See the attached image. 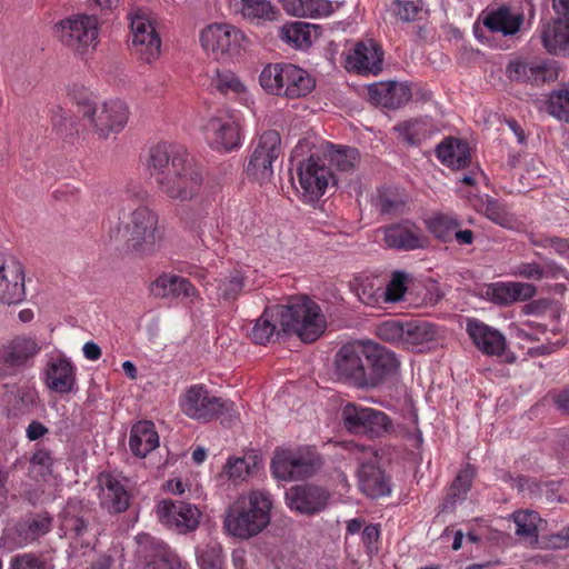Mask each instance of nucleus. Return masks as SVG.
<instances>
[{"label":"nucleus","mask_w":569,"mask_h":569,"mask_svg":"<svg viewBox=\"0 0 569 569\" xmlns=\"http://www.w3.org/2000/svg\"><path fill=\"white\" fill-rule=\"evenodd\" d=\"M271 508L268 492L254 490L242 495L227 510L224 528L240 539L254 537L269 525Z\"/></svg>","instance_id":"3"},{"label":"nucleus","mask_w":569,"mask_h":569,"mask_svg":"<svg viewBox=\"0 0 569 569\" xmlns=\"http://www.w3.org/2000/svg\"><path fill=\"white\" fill-rule=\"evenodd\" d=\"M52 458L47 450H38L30 459L29 472L33 478H44L50 475Z\"/></svg>","instance_id":"55"},{"label":"nucleus","mask_w":569,"mask_h":569,"mask_svg":"<svg viewBox=\"0 0 569 569\" xmlns=\"http://www.w3.org/2000/svg\"><path fill=\"white\" fill-rule=\"evenodd\" d=\"M224 472L233 481L243 480L249 475V463L243 458L229 459Z\"/></svg>","instance_id":"60"},{"label":"nucleus","mask_w":569,"mask_h":569,"mask_svg":"<svg viewBox=\"0 0 569 569\" xmlns=\"http://www.w3.org/2000/svg\"><path fill=\"white\" fill-rule=\"evenodd\" d=\"M535 246L551 247L559 253H566L569 251V241L558 237H547L540 240H532Z\"/></svg>","instance_id":"62"},{"label":"nucleus","mask_w":569,"mask_h":569,"mask_svg":"<svg viewBox=\"0 0 569 569\" xmlns=\"http://www.w3.org/2000/svg\"><path fill=\"white\" fill-rule=\"evenodd\" d=\"M156 512L163 526L178 533L194 531L200 523L198 507L181 500L163 499L157 505Z\"/></svg>","instance_id":"15"},{"label":"nucleus","mask_w":569,"mask_h":569,"mask_svg":"<svg viewBox=\"0 0 569 569\" xmlns=\"http://www.w3.org/2000/svg\"><path fill=\"white\" fill-rule=\"evenodd\" d=\"M41 350L34 337L17 336L0 348V376L14 375Z\"/></svg>","instance_id":"16"},{"label":"nucleus","mask_w":569,"mask_h":569,"mask_svg":"<svg viewBox=\"0 0 569 569\" xmlns=\"http://www.w3.org/2000/svg\"><path fill=\"white\" fill-rule=\"evenodd\" d=\"M513 292H515V301H525L532 298L537 288L531 283L526 282H512Z\"/></svg>","instance_id":"64"},{"label":"nucleus","mask_w":569,"mask_h":569,"mask_svg":"<svg viewBox=\"0 0 569 569\" xmlns=\"http://www.w3.org/2000/svg\"><path fill=\"white\" fill-rule=\"evenodd\" d=\"M321 465L320 456L310 447L281 449L272 458L271 470L277 479L292 481L311 477Z\"/></svg>","instance_id":"7"},{"label":"nucleus","mask_w":569,"mask_h":569,"mask_svg":"<svg viewBox=\"0 0 569 569\" xmlns=\"http://www.w3.org/2000/svg\"><path fill=\"white\" fill-rule=\"evenodd\" d=\"M325 156L329 163L340 172H351L359 162V151L347 146H335L327 143Z\"/></svg>","instance_id":"38"},{"label":"nucleus","mask_w":569,"mask_h":569,"mask_svg":"<svg viewBox=\"0 0 569 569\" xmlns=\"http://www.w3.org/2000/svg\"><path fill=\"white\" fill-rule=\"evenodd\" d=\"M515 274L529 280H541L546 277L547 270L536 262H522L517 266Z\"/></svg>","instance_id":"61"},{"label":"nucleus","mask_w":569,"mask_h":569,"mask_svg":"<svg viewBox=\"0 0 569 569\" xmlns=\"http://www.w3.org/2000/svg\"><path fill=\"white\" fill-rule=\"evenodd\" d=\"M506 74L511 81L542 84L558 78L556 66L543 59H517L508 63Z\"/></svg>","instance_id":"18"},{"label":"nucleus","mask_w":569,"mask_h":569,"mask_svg":"<svg viewBox=\"0 0 569 569\" xmlns=\"http://www.w3.org/2000/svg\"><path fill=\"white\" fill-rule=\"evenodd\" d=\"M194 231L204 246H209L210 242L216 238L212 220L200 221L199 224L194 227Z\"/></svg>","instance_id":"63"},{"label":"nucleus","mask_w":569,"mask_h":569,"mask_svg":"<svg viewBox=\"0 0 569 569\" xmlns=\"http://www.w3.org/2000/svg\"><path fill=\"white\" fill-rule=\"evenodd\" d=\"M287 84L282 94L288 99H298L308 96L316 87L315 79L305 70L295 64H289V73H286Z\"/></svg>","instance_id":"35"},{"label":"nucleus","mask_w":569,"mask_h":569,"mask_svg":"<svg viewBox=\"0 0 569 569\" xmlns=\"http://www.w3.org/2000/svg\"><path fill=\"white\" fill-rule=\"evenodd\" d=\"M10 569H48V567L42 556L24 552L11 558Z\"/></svg>","instance_id":"56"},{"label":"nucleus","mask_w":569,"mask_h":569,"mask_svg":"<svg viewBox=\"0 0 569 569\" xmlns=\"http://www.w3.org/2000/svg\"><path fill=\"white\" fill-rule=\"evenodd\" d=\"M44 376L46 386L58 393H70L76 386V367L66 358L51 360Z\"/></svg>","instance_id":"29"},{"label":"nucleus","mask_w":569,"mask_h":569,"mask_svg":"<svg viewBox=\"0 0 569 569\" xmlns=\"http://www.w3.org/2000/svg\"><path fill=\"white\" fill-rule=\"evenodd\" d=\"M438 328L426 320L406 321L403 346L418 347L436 340Z\"/></svg>","instance_id":"39"},{"label":"nucleus","mask_w":569,"mask_h":569,"mask_svg":"<svg viewBox=\"0 0 569 569\" xmlns=\"http://www.w3.org/2000/svg\"><path fill=\"white\" fill-rule=\"evenodd\" d=\"M280 36L296 48H307L311 44V26L305 22L286 24L280 28Z\"/></svg>","instance_id":"46"},{"label":"nucleus","mask_w":569,"mask_h":569,"mask_svg":"<svg viewBox=\"0 0 569 569\" xmlns=\"http://www.w3.org/2000/svg\"><path fill=\"white\" fill-rule=\"evenodd\" d=\"M545 108L552 118L569 123V81L549 92Z\"/></svg>","instance_id":"42"},{"label":"nucleus","mask_w":569,"mask_h":569,"mask_svg":"<svg viewBox=\"0 0 569 569\" xmlns=\"http://www.w3.org/2000/svg\"><path fill=\"white\" fill-rule=\"evenodd\" d=\"M436 154L442 164L455 170L465 169L471 162L468 144L458 138H446L437 146Z\"/></svg>","instance_id":"31"},{"label":"nucleus","mask_w":569,"mask_h":569,"mask_svg":"<svg viewBox=\"0 0 569 569\" xmlns=\"http://www.w3.org/2000/svg\"><path fill=\"white\" fill-rule=\"evenodd\" d=\"M68 96L78 108V113L89 121L100 138L106 139L111 133H118L127 124L129 110L120 100H110L98 106L92 92L79 84H73Z\"/></svg>","instance_id":"4"},{"label":"nucleus","mask_w":569,"mask_h":569,"mask_svg":"<svg viewBox=\"0 0 569 569\" xmlns=\"http://www.w3.org/2000/svg\"><path fill=\"white\" fill-rule=\"evenodd\" d=\"M210 87L223 96H241L247 87L231 70L216 69L211 76Z\"/></svg>","instance_id":"44"},{"label":"nucleus","mask_w":569,"mask_h":569,"mask_svg":"<svg viewBox=\"0 0 569 569\" xmlns=\"http://www.w3.org/2000/svg\"><path fill=\"white\" fill-rule=\"evenodd\" d=\"M202 48L211 52L217 59L246 49L250 41L238 28L229 23H212L206 27L200 34Z\"/></svg>","instance_id":"11"},{"label":"nucleus","mask_w":569,"mask_h":569,"mask_svg":"<svg viewBox=\"0 0 569 569\" xmlns=\"http://www.w3.org/2000/svg\"><path fill=\"white\" fill-rule=\"evenodd\" d=\"M98 20L93 16L76 14L56 24V34L68 48L84 52L98 39Z\"/></svg>","instance_id":"10"},{"label":"nucleus","mask_w":569,"mask_h":569,"mask_svg":"<svg viewBox=\"0 0 569 569\" xmlns=\"http://www.w3.org/2000/svg\"><path fill=\"white\" fill-rule=\"evenodd\" d=\"M82 512L81 503L78 501H69L63 510L62 526L73 531L76 536H82L87 530L88 520Z\"/></svg>","instance_id":"47"},{"label":"nucleus","mask_w":569,"mask_h":569,"mask_svg":"<svg viewBox=\"0 0 569 569\" xmlns=\"http://www.w3.org/2000/svg\"><path fill=\"white\" fill-rule=\"evenodd\" d=\"M398 138L409 146H417L425 138L423 123L419 120H407L395 126Z\"/></svg>","instance_id":"50"},{"label":"nucleus","mask_w":569,"mask_h":569,"mask_svg":"<svg viewBox=\"0 0 569 569\" xmlns=\"http://www.w3.org/2000/svg\"><path fill=\"white\" fill-rule=\"evenodd\" d=\"M281 153V137L276 130L260 134L250 156L247 174L260 183L269 182L273 177V163Z\"/></svg>","instance_id":"9"},{"label":"nucleus","mask_w":569,"mask_h":569,"mask_svg":"<svg viewBox=\"0 0 569 569\" xmlns=\"http://www.w3.org/2000/svg\"><path fill=\"white\" fill-rule=\"evenodd\" d=\"M244 273L239 269H232L220 273L216 281V293L218 300L226 302L234 301L244 287Z\"/></svg>","instance_id":"37"},{"label":"nucleus","mask_w":569,"mask_h":569,"mask_svg":"<svg viewBox=\"0 0 569 569\" xmlns=\"http://www.w3.org/2000/svg\"><path fill=\"white\" fill-rule=\"evenodd\" d=\"M426 223L428 230L443 242L451 241L453 232L461 226L456 217L446 213H436Z\"/></svg>","instance_id":"45"},{"label":"nucleus","mask_w":569,"mask_h":569,"mask_svg":"<svg viewBox=\"0 0 569 569\" xmlns=\"http://www.w3.org/2000/svg\"><path fill=\"white\" fill-rule=\"evenodd\" d=\"M393 13L403 22L415 21L421 8L412 2L406 0H393Z\"/></svg>","instance_id":"59"},{"label":"nucleus","mask_w":569,"mask_h":569,"mask_svg":"<svg viewBox=\"0 0 569 569\" xmlns=\"http://www.w3.org/2000/svg\"><path fill=\"white\" fill-rule=\"evenodd\" d=\"M368 93L375 103L389 109H398L411 99L410 87L396 81L370 84Z\"/></svg>","instance_id":"28"},{"label":"nucleus","mask_w":569,"mask_h":569,"mask_svg":"<svg viewBox=\"0 0 569 569\" xmlns=\"http://www.w3.org/2000/svg\"><path fill=\"white\" fill-rule=\"evenodd\" d=\"M491 299L493 302L508 306L515 301V292L512 282H498L491 287Z\"/></svg>","instance_id":"58"},{"label":"nucleus","mask_w":569,"mask_h":569,"mask_svg":"<svg viewBox=\"0 0 569 569\" xmlns=\"http://www.w3.org/2000/svg\"><path fill=\"white\" fill-rule=\"evenodd\" d=\"M300 6L297 14L311 18L327 17L332 12V4L328 0H300Z\"/></svg>","instance_id":"57"},{"label":"nucleus","mask_w":569,"mask_h":569,"mask_svg":"<svg viewBox=\"0 0 569 569\" xmlns=\"http://www.w3.org/2000/svg\"><path fill=\"white\" fill-rule=\"evenodd\" d=\"M332 372L337 381L357 389H367V343L342 345L333 357Z\"/></svg>","instance_id":"6"},{"label":"nucleus","mask_w":569,"mask_h":569,"mask_svg":"<svg viewBox=\"0 0 569 569\" xmlns=\"http://www.w3.org/2000/svg\"><path fill=\"white\" fill-rule=\"evenodd\" d=\"M121 218L123 239L129 249L138 254H148L156 250L162 240L157 213L147 206L122 209Z\"/></svg>","instance_id":"5"},{"label":"nucleus","mask_w":569,"mask_h":569,"mask_svg":"<svg viewBox=\"0 0 569 569\" xmlns=\"http://www.w3.org/2000/svg\"><path fill=\"white\" fill-rule=\"evenodd\" d=\"M383 51L372 39L359 41L347 56V69L360 74H378L382 70Z\"/></svg>","instance_id":"23"},{"label":"nucleus","mask_w":569,"mask_h":569,"mask_svg":"<svg viewBox=\"0 0 569 569\" xmlns=\"http://www.w3.org/2000/svg\"><path fill=\"white\" fill-rule=\"evenodd\" d=\"M147 170L158 189L172 200L193 199L203 183L201 168L186 149L171 143L161 142L150 149Z\"/></svg>","instance_id":"2"},{"label":"nucleus","mask_w":569,"mask_h":569,"mask_svg":"<svg viewBox=\"0 0 569 569\" xmlns=\"http://www.w3.org/2000/svg\"><path fill=\"white\" fill-rule=\"evenodd\" d=\"M290 63H270L266 66L260 76V86L270 94L283 97L282 91L287 84L286 73H289Z\"/></svg>","instance_id":"40"},{"label":"nucleus","mask_w":569,"mask_h":569,"mask_svg":"<svg viewBox=\"0 0 569 569\" xmlns=\"http://www.w3.org/2000/svg\"><path fill=\"white\" fill-rule=\"evenodd\" d=\"M204 139L217 151L229 152L240 147V127L230 111L219 110L203 127Z\"/></svg>","instance_id":"13"},{"label":"nucleus","mask_w":569,"mask_h":569,"mask_svg":"<svg viewBox=\"0 0 569 569\" xmlns=\"http://www.w3.org/2000/svg\"><path fill=\"white\" fill-rule=\"evenodd\" d=\"M543 48L555 56L569 54V17L557 18L541 29Z\"/></svg>","instance_id":"30"},{"label":"nucleus","mask_w":569,"mask_h":569,"mask_svg":"<svg viewBox=\"0 0 569 569\" xmlns=\"http://www.w3.org/2000/svg\"><path fill=\"white\" fill-rule=\"evenodd\" d=\"M479 211L491 222L505 229L515 230L520 227L518 218L508 210L507 206L489 196L481 201Z\"/></svg>","instance_id":"36"},{"label":"nucleus","mask_w":569,"mask_h":569,"mask_svg":"<svg viewBox=\"0 0 569 569\" xmlns=\"http://www.w3.org/2000/svg\"><path fill=\"white\" fill-rule=\"evenodd\" d=\"M370 459L360 462L358 470V482L360 490L369 498L376 499L388 496L391 491L388 477L377 465V452L369 448L363 451Z\"/></svg>","instance_id":"22"},{"label":"nucleus","mask_w":569,"mask_h":569,"mask_svg":"<svg viewBox=\"0 0 569 569\" xmlns=\"http://www.w3.org/2000/svg\"><path fill=\"white\" fill-rule=\"evenodd\" d=\"M512 519L516 525V536L531 545H536L539 538L538 523L541 521L539 515L536 511L521 510L513 512Z\"/></svg>","instance_id":"43"},{"label":"nucleus","mask_w":569,"mask_h":569,"mask_svg":"<svg viewBox=\"0 0 569 569\" xmlns=\"http://www.w3.org/2000/svg\"><path fill=\"white\" fill-rule=\"evenodd\" d=\"M522 21L521 14H513L509 8L500 7L483 18V26L493 33L501 32L503 36H512L519 31Z\"/></svg>","instance_id":"34"},{"label":"nucleus","mask_w":569,"mask_h":569,"mask_svg":"<svg viewBox=\"0 0 569 569\" xmlns=\"http://www.w3.org/2000/svg\"><path fill=\"white\" fill-rule=\"evenodd\" d=\"M159 446V436L151 421H139L130 430L129 447L139 458H144Z\"/></svg>","instance_id":"33"},{"label":"nucleus","mask_w":569,"mask_h":569,"mask_svg":"<svg viewBox=\"0 0 569 569\" xmlns=\"http://www.w3.org/2000/svg\"><path fill=\"white\" fill-rule=\"evenodd\" d=\"M396 353L378 343H367V389L380 386L399 369Z\"/></svg>","instance_id":"19"},{"label":"nucleus","mask_w":569,"mask_h":569,"mask_svg":"<svg viewBox=\"0 0 569 569\" xmlns=\"http://www.w3.org/2000/svg\"><path fill=\"white\" fill-rule=\"evenodd\" d=\"M326 329L320 307L306 296L291 297L287 305L267 307L256 320L250 337L258 345H267L274 337L296 333L303 342L316 341Z\"/></svg>","instance_id":"1"},{"label":"nucleus","mask_w":569,"mask_h":569,"mask_svg":"<svg viewBox=\"0 0 569 569\" xmlns=\"http://www.w3.org/2000/svg\"><path fill=\"white\" fill-rule=\"evenodd\" d=\"M24 296L23 266L14 258L3 260L0 263V301L8 305L19 303Z\"/></svg>","instance_id":"24"},{"label":"nucleus","mask_w":569,"mask_h":569,"mask_svg":"<svg viewBox=\"0 0 569 569\" xmlns=\"http://www.w3.org/2000/svg\"><path fill=\"white\" fill-rule=\"evenodd\" d=\"M330 493L322 487L303 483L292 486L286 492V500L291 510L301 515L321 512L328 505Z\"/></svg>","instance_id":"20"},{"label":"nucleus","mask_w":569,"mask_h":569,"mask_svg":"<svg viewBox=\"0 0 569 569\" xmlns=\"http://www.w3.org/2000/svg\"><path fill=\"white\" fill-rule=\"evenodd\" d=\"M405 326L406 321L395 319L386 320L377 326L376 335L386 342L403 345Z\"/></svg>","instance_id":"52"},{"label":"nucleus","mask_w":569,"mask_h":569,"mask_svg":"<svg viewBox=\"0 0 569 569\" xmlns=\"http://www.w3.org/2000/svg\"><path fill=\"white\" fill-rule=\"evenodd\" d=\"M150 292L156 298L181 300L196 305L201 300L198 289L189 279L170 273H162L150 284Z\"/></svg>","instance_id":"21"},{"label":"nucleus","mask_w":569,"mask_h":569,"mask_svg":"<svg viewBox=\"0 0 569 569\" xmlns=\"http://www.w3.org/2000/svg\"><path fill=\"white\" fill-rule=\"evenodd\" d=\"M131 50L144 63H152L160 56L161 40L152 23L144 17L131 16Z\"/></svg>","instance_id":"17"},{"label":"nucleus","mask_w":569,"mask_h":569,"mask_svg":"<svg viewBox=\"0 0 569 569\" xmlns=\"http://www.w3.org/2000/svg\"><path fill=\"white\" fill-rule=\"evenodd\" d=\"M467 332L473 343L483 353L489 356H500L506 349V340L502 333L497 329L477 320L469 319L467 322Z\"/></svg>","instance_id":"27"},{"label":"nucleus","mask_w":569,"mask_h":569,"mask_svg":"<svg viewBox=\"0 0 569 569\" xmlns=\"http://www.w3.org/2000/svg\"><path fill=\"white\" fill-rule=\"evenodd\" d=\"M475 476L476 469L472 466L467 465L453 480L447 496L448 502L453 505L458 500L465 499L466 495L471 488Z\"/></svg>","instance_id":"48"},{"label":"nucleus","mask_w":569,"mask_h":569,"mask_svg":"<svg viewBox=\"0 0 569 569\" xmlns=\"http://www.w3.org/2000/svg\"><path fill=\"white\" fill-rule=\"evenodd\" d=\"M243 19L260 24L277 19L278 10L269 0H244V3L234 9Z\"/></svg>","instance_id":"41"},{"label":"nucleus","mask_w":569,"mask_h":569,"mask_svg":"<svg viewBox=\"0 0 569 569\" xmlns=\"http://www.w3.org/2000/svg\"><path fill=\"white\" fill-rule=\"evenodd\" d=\"M100 486V505L110 513L124 512L130 505V495L124 485L111 473H101L98 478Z\"/></svg>","instance_id":"25"},{"label":"nucleus","mask_w":569,"mask_h":569,"mask_svg":"<svg viewBox=\"0 0 569 569\" xmlns=\"http://www.w3.org/2000/svg\"><path fill=\"white\" fill-rule=\"evenodd\" d=\"M52 526V517L47 512L32 513L16 526L17 541L26 546L48 533Z\"/></svg>","instance_id":"32"},{"label":"nucleus","mask_w":569,"mask_h":569,"mask_svg":"<svg viewBox=\"0 0 569 569\" xmlns=\"http://www.w3.org/2000/svg\"><path fill=\"white\" fill-rule=\"evenodd\" d=\"M297 176L306 202L318 201L325 194L329 180L333 179L325 161L315 153L298 164Z\"/></svg>","instance_id":"14"},{"label":"nucleus","mask_w":569,"mask_h":569,"mask_svg":"<svg viewBox=\"0 0 569 569\" xmlns=\"http://www.w3.org/2000/svg\"><path fill=\"white\" fill-rule=\"evenodd\" d=\"M405 281L406 274L399 271L393 272L386 288L382 287V282L380 281L379 295H381V299H383L385 302H398L401 300L407 291Z\"/></svg>","instance_id":"53"},{"label":"nucleus","mask_w":569,"mask_h":569,"mask_svg":"<svg viewBox=\"0 0 569 569\" xmlns=\"http://www.w3.org/2000/svg\"><path fill=\"white\" fill-rule=\"evenodd\" d=\"M376 207L382 214L397 216L405 211V199L395 191H382L378 194Z\"/></svg>","instance_id":"51"},{"label":"nucleus","mask_w":569,"mask_h":569,"mask_svg":"<svg viewBox=\"0 0 569 569\" xmlns=\"http://www.w3.org/2000/svg\"><path fill=\"white\" fill-rule=\"evenodd\" d=\"M383 241L388 248L410 251L425 247L421 230L410 221L393 223L383 230Z\"/></svg>","instance_id":"26"},{"label":"nucleus","mask_w":569,"mask_h":569,"mask_svg":"<svg viewBox=\"0 0 569 569\" xmlns=\"http://www.w3.org/2000/svg\"><path fill=\"white\" fill-rule=\"evenodd\" d=\"M198 565L200 569H224L223 551L218 542H209L198 551Z\"/></svg>","instance_id":"49"},{"label":"nucleus","mask_w":569,"mask_h":569,"mask_svg":"<svg viewBox=\"0 0 569 569\" xmlns=\"http://www.w3.org/2000/svg\"><path fill=\"white\" fill-rule=\"evenodd\" d=\"M182 411L196 420L210 421L219 416L231 412L233 403L222 398L210 396L201 385L190 387L181 401Z\"/></svg>","instance_id":"12"},{"label":"nucleus","mask_w":569,"mask_h":569,"mask_svg":"<svg viewBox=\"0 0 569 569\" xmlns=\"http://www.w3.org/2000/svg\"><path fill=\"white\" fill-rule=\"evenodd\" d=\"M342 420L348 431L370 438H380L392 429V421L387 413L356 403H347L343 407Z\"/></svg>","instance_id":"8"},{"label":"nucleus","mask_w":569,"mask_h":569,"mask_svg":"<svg viewBox=\"0 0 569 569\" xmlns=\"http://www.w3.org/2000/svg\"><path fill=\"white\" fill-rule=\"evenodd\" d=\"M380 293V279L379 278H366L363 279L358 288L357 295L359 299L366 305H375L381 299Z\"/></svg>","instance_id":"54"}]
</instances>
